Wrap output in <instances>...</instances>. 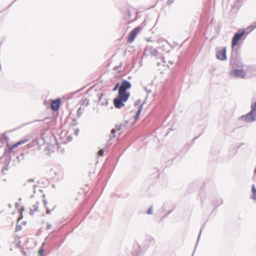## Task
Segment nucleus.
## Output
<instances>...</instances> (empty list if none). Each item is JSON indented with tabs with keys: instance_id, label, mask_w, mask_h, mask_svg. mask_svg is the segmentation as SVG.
Returning <instances> with one entry per match:
<instances>
[{
	"instance_id": "obj_17",
	"label": "nucleus",
	"mask_w": 256,
	"mask_h": 256,
	"mask_svg": "<svg viewBox=\"0 0 256 256\" xmlns=\"http://www.w3.org/2000/svg\"><path fill=\"white\" fill-rule=\"evenodd\" d=\"M82 110H84V108H82L81 106L78 110V114H81L82 113Z\"/></svg>"
},
{
	"instance_id": "obj_12",
	"label": "nucleus",
	"mask_w": 256,
	"mask_h": 256,
	"mask_svg": "<svg viewBox=\"0 0 256 256\" xmlns=\"http://www.w3.org/2000/svg\"><path fill=\"white\" fill-rule=\"evenodd\" d=\"M29 140L28 139H25V140H22L17 143H16V144H14L12 147L10 149L12 148H16V147H17L20 144H23L24 143H26V142H28Z\"/></svg>"
},
{
	"instance_id": "obj_2",
	"label": "nucleus",
	"mask_w": 256,
	"mask_h": 256,
	"mask_svg": "<svg viewBox=\"0 0 256 256\" xmlns=\"http://www.w3.org/2000/svg\"><path fill=\"white\" fill-rule=\"evenodd\" d=\"M245 32L244 30H240L238 32H236L234 36L232 38V47L233 48L235 46H236L238 41L242 38Z\"/></svg>"
},
{
	"instance_id": "obj_10",
	"label": "nucleus",
	"mask_w": 256,
	"mask_h": 256,
	"mask_svg": "<svg viewBox=\"0 0 256 256\" xmlns=\"http://www.w3.org/2000/svg\"><path fill=\"white\" fill-rule=\"evenodd\" d=\"M39 208V204L38 202H36L34 204L32 205V207L30 208V213L32 214L35 212H38Z\"/></svg>"
},
{
	"instance_id": "obj_9",
	"label": "nucleus",
	"mask_w": 256,
	"mask_h": 256,
	"mask_svg": "<svg viewBox=\"0 0 256 256\" xmlns=\"http://www.w3.org/2000/svg\"><path fill=\"white\" fill-rule=\"evenodd\" d=\"M129 96V94L126 92H124L118 90V98H120L124 102H126Z\"/></svg>"
},
{
	"instance_id": "obj_23",
	"label": "nucleus",
	"mask_w": 256,
	"mask_h": 256,
	"mask_svg": "<svg viewBox=\"0 0 256 256\" xmlns=\"http://www.w3.org/2000/svg\"><path fill=\"white\" fill-rule=\"evenodd\" d=\"M118 85H119L118 83L116 84V86H115V87L114 88V90H116L117 89V88H118Z\"/></svg>"
},
{
	"instance_id": "obj_13",
	"label": "nucleus",
	"mask_w": 256,
	"mask_h": 256,
	"mask_svg": "<svg viewBox=\"0 0 256 256\" xmlns=\"http://www.w3.org/2000/svg\"><path fill=\"white\" fill-rule=\"evenodd\" d=\"M252 198L253 200H256V188L254 186L252 185Z\"/></svg>"
},
{
	"instance_id": "obj_6",
	"label": "nucleus",
	"mask_w": 256,
	"mask_h": 256,
	"mask_svg": "<svg viewBox=\"0 0 256 256\" xmlns=\"http://www.w3.org/2000/svg\"><path fill=\"white\" fill-rule=\"evenodd\" d=\"M216 58L221 60H224L226 59V48H223L217 52Z\"/></svg>"
},
{
	"instance_id": "obj_7",
	"label": "nucleus",
	"mask_w": 256,
	"mask_h": 256,
	"mask_svg": "<svg viewBox=\"0 0 256 256\" xmlns=\"http://www.w3.org/2000/svg\"><path fill=\"white\" fill-rule=\"evenodd\" d=\"M131 84L130 82L127 80H124L122 82V84L119 88V91L126 92L128 89L130 88Z\"/></svg>"
},
{
	"instance_id": "obj_21",
	"label": "nucleus",
	"mask_w": 256,
	"mask_h": 256,
	"mask_svg": "<svg viewBox=\"0 0 256 256\" xmlns=\"http://www.w3.org/2000/svg\"><path fill=\"white\" fill-rule=\"evenodd\" d=\"M147 214H152V208H150L148 210Z\"/></svg>"
},
{
	"instance_id": "obj_16",
	"label": "nucleus",
	"mask_w": 256,
	"mask_h": 256,
	"mask_svg": "<svg viewBox=\"0 0 256 256\" xmlns=\"http://www.w3.org/2000/svg\"><path fill=\"white\" fill-rule=\"evenodd\" d=\"M98 155L99 156H103V154H104V150H103L102 149L100 150L98 152Z\"/></svg>"
},
{
	"instance_id": "obj_19",
	"label": "nucleus",
	"mask_w": 256,
	"mask_h": 256,
	"mask_svg": "<svg viewBox=\"0 0 256 256\" xmlns=\"http://www.w3.org/2000/svg\"><path fill=\"white\" fill-rule=\"evenodd\" d=\"M44 204L45 206L46 207V208H47V210H46V213H47V214H49V213L50 212V210H48V207L46 206V200H44Z\"/></svg>"
},
{
	"instance_id": "obj_15",
	"label": "nucleus",
	"mask_w": 256,
	"mask_h": 256,
	"mask_svg": "<svg viewBox=\"0 0 256 256\" xmlns=\"http://www.w3.org/2000/svg\"><path fill=\"white\" fill-rule=\"evenodd\" d=\"M140 112H141V108H139L137 112H136V120L138 118V116H139V114H140Z\"/></svg>"
},
{
	"instance_id": "obj_3",
	"label": "nucleus",
	"mask_w": 256,
	"mask_h": 256,
	"mask_svg": "<svg viewBox=\"0 0 256 256\" xmlns=\"http://www.w3.org/2000/svg\"><path fill=\"white\" fill-rule=\"evenodd\" d=\"M141 30V28L137 27L134 28L130 34L128 42L130 43L132 42L134 40L136 35L138 34L139 31Z\"/></svg>"
},
{
	"instance_id": "obj_4",
	"label": "nucleus",
	"mask_w": 256,
	"mask_h": 256,
	"mask_svg": "<svg viewBox=\"0 0 256 256\" xmlns=\"http://www.w3.org/2000/svg\"><path fill=\"white\" fill-rule=\"evenodd\" d=\"M230 74L235 78H245V72L243 70L235 69L230 72Z\"/></svg>"
},
{
	"instance_id": "obj_27",
	"label": "nucleus",
	"mask_w": 256,
	"mask_h": 256,
	"mask_svg": "<svg viewBox=\"0 0 256 256\" xmlns=\"http://www.w3.org/2000/svg\"><path fill=\"white\" fill-rule=\"evenodd\" d=\"M114 136H111V137H114Z\"/></svg>"
},
{
	"instance_id": "obj_20",
	"label": "nucleus",
	"mask_w": 256,
	"mask_h": 256,
	"mask_svg": "<svg viewBox=\"0 0 256 256\" xmlns=\"http://www.w3.org/2000/svg\"><path fill=\"white\" fill-rule=\"evenodd\" d=\"M34 182V180H28V181H27V184L28 185V186H30V183L31 182Z\"/></svg>"
},
{
	"instance_id": "obj_24",
	"label": "nucleus",
	"mask_w": 256,
	"mask_h": 256,
	"mask_svg": "<svg viewBox=\"0 0 256 256\" xmlns=\"http://www.w3.org/2000/svg\"><path fill=\"white\" fill-rule=\"evenodd\" d=\"M116 132V130L114 128L111 130V134H113Z\"/></svg>"
},
{
	"instance_id": "obj_22",
	"label": "nucleus",
	"mask_w": 256,
	"mask_h": 256,
	"mask_svg": "<svg viewBox=\"0 0 256 256\" xmlns=\"http://www.w3.org/2000/svg\"><path fill=\"white\" fill-rule=\"evenodd\" d=\"M43 252H44V250L42 249L38 251V254L40 255V256H42V254H43Z\"/></svg>"
},
{
	"instance_id": "obj_11",
	"label": "nucleus",
	"mask_w": 256,
	"mask_h": 256,
	"mask_svg": "<svg viewBox=\"0 0 256 256\" xmlns=\"http://www.w3.org/2000/svg\"><path fill=\"white\" fill-rule=\"evenodd\" d=\"M98 102H100V104L104 105L108 104V102L106 100L104 101H102V98L104 96V94H98Z\"/></svg>"
},
{
	"instance_id": "obj_5",
	"label": "nucleus",
	"mask_w": 256,
	"mask_h": 256,
	"mask_svg": "<svg viewBox=\"0 0 256 256\" xmlns=\"http://www.w3.org/2000/svg\"><path fill=\"white\" fill-rule=\"evenodd\" d=\"M61 102V100L60 98L56 100H52L51 101V108L54 111H57L60 108V106Z\"/></svg>"
},
{
	"instance_id": "obj_26",
	"label": "nucleus",
	"mask_w": 256,
	"mask_h": 256,
	"mask_svg": "<svg viewBox=\"0 0 256 256\" xmlns=\"http://www.w3.org/2000/svg\"><path fill=\"white\" fill-rule=\"evenodd\" d=\"M254 174L256 175V168L254 170Z\"/></svg>"
},
{
	"instance_id": "obj_14",
	"label": "nucleus",
	"mask_w": 256,
	"mask_h": 256,
	"mask_svg": "<svg viewBox=\"0 0 256 256\" xmlns=\"http://www.w3.org/2000/svg\"><path fill=\"white\" fill-rule=\"evenodd\" d=\"M88 104H89V101L88 99L86 98V99L82 100V102L81 106H87Z\"/></svg>"
},
{
	"instance_id": "obj_1",
	"label": "nucleus",
	"mask_w": 256,
	"mask_h": 256,
	"mask_svg": "<svg viewBox=\"0 0 256 256\" xmlns=\"http://www.w3.org/2000/svg\"><path fill=\"white\" fill-rule=\"evenodd\" d=\"M252 111L246 116H242V118L246 122H251L256 118V102L252 106Z\"/></svg>"
},
{
	"instance_id": "obj_25",
	"label": "nucleus",
	"mask_w": 256,
	"mask_h": 256,
	"mask_svg": "<svg viewBox=\"0 0 256 256\" xmlns=\"http://www.w3.org/2000/svg\"><path fill=\"white\" fill-rule=\"evenodd\" d=\"M36 182H34V184H33L32 185V186L34 190H35V188L36 186Z\"/></svg>"
},
{
	"instance_id": "obj_8",
	"label": "nucleus",
	"mask_w": 256,
	"mask_h": 256,
	"mask_svg": "<svg viewBox=\"0 0 256 256\" xmlns=\"http://www.w3.org/2000/svg\"><path fill=\"white\" fill-rule=\"evenodd\" d=\"M124 102L118 97L114 100L115 107L118 108H121L124 106Z\"/></svg>"
},
{
	"instance_id": "obj_18",
	"label": "nucleus",
	"mask_w": 256,
	"mask_h": 256,
	"mask_svg": "<svg viewBox=\"0 0 256 256\" xmlns=\"http://www.w3.org/2000/svg\"><path fill=\"white\" fill-rule=\"evenodd\" d=\"M20 210V212H20V217H19V218H18V220H20L21 218H22V210H23V208H21V209Z\"/></svg>"
}]
</instances>
